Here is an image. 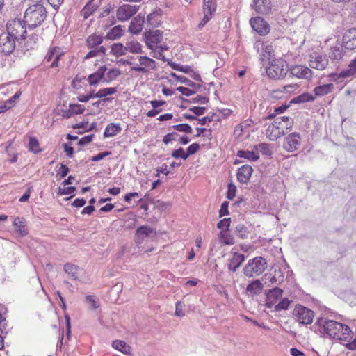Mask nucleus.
Wrapping results in <instances>:
<instances>
[{"label": "nucleus", "instance_id": "f257e3e1", "mask_svg": "<svg viewBox=\"0 0 356 356\" xmlns=\"http://www.w3.org/2000/svg\"><path fill=\"white\" fill-rule=\"evenodd\" d=\"M316 324L320 333L330 339L348 341L352 337L350 327L335 321L320 318H318Z\"/></svg>", "mask_w": 356, "mask_h": 356}, {"label": "nucleus", "instance_id": "f03ea898", "mask_svg": "<svg viewBox=\"0 0 356 356\" xmlns=\"http://www.w3.org/2000/svg\"><path fill=\"white\" fill-rule=\"evenodd\" d=\"M47 17V10L44 6L37 3L29 6L24 12V19L29 29H35L44 21Z\"/></svg>", "mask_w": 356, "mask_h": 356}, {"label": "nucleus", "instance_id": "7ed1b4c3", "mask_svg": "<svg viewBox=\"0 0 356 356\" xmlns=\"http://www.w3.org/2000/svg\"><path fill=\"white\" fill-rule=\"evenodd\" d=\"M293 124V120L290 117H278L268 127L266 136L270 140H275L285 134V130L291 129Z\"/></svg>", "mask_w": 356, "mask_h": 356}, {"label": "nucleus", "instance_id": "20e7f679", "mask_svg": "<svg viewBox=\"0 0 356 356\" xmlns=\"http://www.w3.org/2000/svg\"><path fill=\"white\" fill-rule=\"evenodd\" d=\"M289 72L287 63L282 59H273L266 69L267 76L272 79H283Z\"/></svg>", "mask_w": 356, "mask_h": 356}, {"label": "nucleus", "instance_id": "39448f33", "mask_svg": "<svg viewBox=\"0 0 356 356\" xmlns=\"http://www.w3.org/2000/svg\"><path fill=\"white\" fill-rule=\"evenodd\" d=\"M266 268V260L262 257H256L248 260L243 270L244 275L250 278L261 275Z\"/></svg>", "mask_w": 356, "mask_h": 356}, {"label": "nucleus", "instance_id": "423d86ee", "mask_svg": "<svg viewBox=\"0 0 356 356\" xmlns=\"http://www.w3.org/2000/svg\"><path fill=\"white\" fill-rule=\"evenodd\" d=\"M26 23L24 19H14L10 20L6 24V31L12 35V36L20 44L22 41L25 40L26 31Z\"/></svg>", "mask_w": 356, "mask_h": 356}, {"label": "nucleus", "instance_id": "0eeeda50", "mask_svg": "<svg viewBox=\"0 0 356 356\" xmlns=\"http://www.w3.org/2000/svg\"><path fill=\"white\" fill-rule=\"evenodd\" d=\"M293 315L300 324L309 325L313 322L314 312L306 307L297 305L293 309Z\"/></svg>", "mask_w": 356, "mask_h": 356}, {"label": "nucleus", "instance_id": "6e6552de", "mask_svg": "<svg viewBox=\"0 0 356 356\" xmlns=\"http://www.w3.org/2000/svg\"><path fill=\"white\" fill-rule=\"evenodd\" d=\"M17 41L7 31L0 34V52L9 55L13 52Z\"/></svg>", "mask_w": 356, "mask_h": 356}, {"label": "nucleus", "instance_id": "1a4fd4ad", "mask_svg": "<svg viewBox=\"0 0 356 356\" xmlns=\"http://www.w3.org/2000/svg\"><path fill=\"white\" fill-rule=\"evenodd\" d=\"M143 36L148 49L155 51L163 39V31L161 30L149 31H146Z\"/></svg>", "mask_w": 356, "mask_h": 356}, {"label": "nucleus", "instance_id": "9d476101", "mask_svg": "<svg viewBox=\"0 0 356 356\" xmlns=\"http://www.w3.org/2000/svg\"><path fill=\"white\" fill-rule=\"evenodd\" d=\"M138 62L139 65H135L131 67L132 71L146 74L156 68L155 60L147 56H139Z\"/></svg>", "mask_w": 356, "mask_h": 356}, {"label": "nucleus", "instance_id": "9b49d317", "mask_svg": "<svg viewBox=\"0 0 356 356\" xmlns=\"http://www.w3.org/2000/svg\"><path fill=\"white\" fill-rule=\"evenodd\" d=\"M139 6L123 4L118 8L116 17L118 21L125 22L131 19L139 10Z\"/></svg>", "mask_w": 356, "mask_h": 356}, {"label": "nucleus", "instance_id": "f8f14e48", "mask_svg": "<svg viewBox=\"0 0 356 356\" xmlns=\"http://www.w3.org/2000/svg\"><path fill=\"white\" fill-rule=\"evenodd\" d=\"M300 145V137L298 133L294 132L288 135L283 144V147L289 152L297 150Z\"/></svg>", "mask_w": 356, "mask_h": 356}, {"label": "nucleus", "instance_id": "ddd939ff", "mask_svg": "<svg viewBox=\"0 0 356 356\" xmlns=\"http://www.w3.org/2000/svg\"><path fill=\"white\" fill-rule=\"evenodd\" d=\"M250 24L252 28L261 35H266L270 31L269 24L259 17L250 19Z\"/></svg>", "mask_w": 356, "mask_h": 356}, {"label": "nucleus", "instance_id": "4468645a", "mask_svg": "<svg viewBox=\"0 0 356 356\" xmlns=\"http://www.w3.org/2000/svg\"><path fill=\"white\" fill-rule=\"evenodd\" d=\"M289 70L293 76L299 79H310L312 76V70L304 65H293Z\"/></svg>", "mask_w": 356, "mask_h": 356}, {"label": "nucleus", "instance_id": "2eb2a0df", "mask_svg": "<svg viewBox=\"0 0 356 356\" xmlns=\"http://www.w3.org/2000/svg\"><path fill=\"white\" fill-rule=\"evenodd\" d=\"M282 294L283 290L278 287L266 291V307L268 308L273 307L275 303L282 297Z\"/></svg>", "mask_w": 356, "mask_h": 356}, {"label": "nucleus", "instance_id": "dca6fc26", "mask_svg": "<svg viewBox=\"0 0 356 356\" xmlns=\"http://www.w3.org/2000/svg\"><path fill=\"white\" fill-rule=\"evenodd\" d=\"M343 42L346 49H356V28L348 30L343 36Z\"/></svg>", "mask_w": 356, "mask_h": 356}, {"label": "nucleus", "instance_id": "f3484780", "mask_svg": "<svg viewBox=\"0 0 356 356\" xmlns=\"http://www.w3.org/2000/svg\"><path fill=\"white\" fill-rule=\"evenodd\" d=\"M310 67L318 70H323L328 65V59L321 55H312L309 61Z\"/></svg>", "mask_w": 356, "mask_h": 356}, {"label": "nucleus", "instance_id": "a211bd4d", "mask_svg": "<svg viewBox=\"0 0 356 356\" xmlns=\"http://www.w3.org/2000/svg\"><path fill=\"white\" fill-rule=\"evenodd\" d=\"M252 8L259 14L266 15L271 10V3L270 0H254Z\"/></svg>", "mask_w": 356, "mask_h": 356}, {"label": "nucleus", "instance_id": "6ab92c4d", "mask_svg": "<svg viewBox=\"0 0 356 356\" xmlns=\"http://www.w3.org/2000/svg\"><path fill=\"white\" fill-rule=\"evenodd\" d=\"M144 22V15L142 16L141 13L138 14L131 19L129 26V31L133 34H138L143 29Z\"/></svg>", "mask_w": 356, "mask_h": 356}, {"label": "nucleus", "instance_id": "aec40b11", "mask_svg": "<svg viewBox=\"0 0 356 356\" xmlns=\"http://www.w3.org/2000/svg\"><path fill=\"white\" fill-rule=\"evenodd\" d=\"M244 261V254L239 252L233 253L232 257L229 260L228 270L232 272H236Z\"/></svg>", "mask_w": 356, "mask_h": 356}, {"label": "nucleus", "instance_id": "412c9836", "mask_svg": "<svg viewBox=\"0 0 356 356\" xmlns=\"http://www.w3.org/2000/svg\"><path fill=\"white\" fill-rule=\"evenodd\" d=\"M252 168L249 165H244L238 168L237 172L238 181L242 184H246L250 180L252 173Z\"/></svg>", "mask_w": 356, "mask_h": 356}, {"label": "nucleus", "instance_id": "4be33fe9", "mask_svg": "<svg viewBox=\"0 0 356 356\" xmlns=\"http://www.w3.org/2000/svg\"><path fill=\"white\" fill-rule=\"evenodd\" d=\"M13 226L15 232L20 236H25L28 234V229L26 228V222L24 218L17 217L13 221Z\"/></svg>", "mask_w": 356, "mask_h": 356}, {"label": "nucleus", "instance_id": "5701e85b", "mask_svg": "<svg viewBox=\"0 0 356 356\" xmlns=\"http://www.w3.org/2000/svg\"><path fill=\"white\" fill-rule=\"evenodd\" d=\"M107 68L106 66H102L95 73L90 74L88 81L90 86L97 85L103 79Z\"/></svg>", "mask_w": 356, "mask_h": 356}, {"label": "nucleus", "instance_id": "b1692460", "mask_svg": "<svg viewBox=\"0 0 356 356\" xmlns=\"http://www.w3.org/2000/svg\"><path fill=\"white\" fill-rule=\"evenodd\" d=\"M152 233H155V232L149 226L143 225L139 227L136 232L137 243H141L145 237L150 236Z\"/></svg>", "mask_w": 356, "mask_h": 356}, {"label": "nucleus", "instance_id": "393cba45", "mask_svg": "<svg viewBox=\"0 0 356 356\" xmlns=\"http://www.w3.org/2000/svg\"><path fill=\"white\" fill-rule=\"evenodd\" d=\"M162 11L161 9L156 10L149 14L147 17V21L149 25L152 27H157L161 23Z\"/></svg>", "mask_w": 356, "mask_h": 356}, {"label": "nucleus", "instance_id": "a878e982", "mask_svg": "<svg viewBox=\"0 0 356 356\" xmlns=\"http://www.w3.org/2000/svg\"><path fill=\"white\" fill-rule=\"evenodd\" d=\"M264 289V284L259 280H254L251 282L246 287V291L252 296L260 294Z\"/></svg>", "mask_w": 356, "mask_h": 356}, {"label": "nucleus", "instance_id": "bb28decb", "mask_svg": "<svg viewBox=\"0 0 356 356\" xmlns=\"http://www.w3.org/2000/svg\"><path fill=\"white\" fill-rule=\"evenodd\" d=\"M60 56L61 54L59 53V49L57 47H54L49 51L45 56V59L47 61H51L53 59L51 67H54L58 66V63Z\"/></svg>", "mask_w": 356, "mask_h": 356}, {"label": "nucleus", "instance_id": "cd10ccee", "mask_svg": "<svg viewBox=\"0 0 356 356\" xmlns=\"http://www.w3.org/2000/svg\"><path fill=\"white\" fill-rule=\"evenodd\" d=\"M64 270L72 280H76L79 279L80 268L78 266L70 263L65 264Z\"/></svg>", "mask_w": 356, "mask_h": 356}, {"label": "nucleus", "instance_id": "c85d7f7f", "mask_svg": "<svg viewBox=\"0 0 356 356\" xmlns=\"http://www.w3.org/2000/svg\"><path fill=\"white\" fill-rule=\"evenodd\" d=\"M127 52L132 54H142V45L136 40H129L125 43Z\"/></svg>", "mask_w": 356, "mask_h": 356}, {"label": "nucleus", "instance_id": "c756f323", "mask_svg": "<svg viewBox=\"0 0 356 356\" xmlns=\"http://www.w3.org/2000/svg\"><path fill=\"white\" fill-rule=\"evenodd\" d=\"M102 42L103 38L102 36L93 33L87 38L86 44L88 49H93L101 44Z\"/></svg>", "mask_w": 356, "mask_h": 356}, {"label": "nucleus", "instance_id": "7c9ffc66", "mask_svg": "<svg viewBox=\"0 0 356 356\" xmlns=\"http://www.w3.org/2000/svg\"><path fill=\"white\" fill-rule=\"evenodd\" d=\"M121 131V127L119 124L110 123L108 124L104 132V136L105 138L107 137H113L116 136Z\"/></svg>", "mask_w": 356, "mask_h": 356}, {"label": "nucleus", "instance_id": "2f4dec72", "mask_svg": "<svg viewBox=\"0 0 356 356\" xmlns=\"http://www.w3.org/2000/svg\"><path fill=\"white\" fill-rule=\"evenodd\" d=\"M334 88L332 83H327L322 86H316L314 89V92L316 96H324L330 93Z\"/></svg>", "mask_w": 356, "mask_h": 356}, {"label": "nucleus", "instance_id": "473e14b6", "mask_svg": "<svg viewBox=\"0 0 356 356\" xmlns=\"http://www.w3.org/2000/svg\"><path fill=\"white\" fill-rule=\"evenodd\" d=\"M123 32L124 29L122 26H115L107 33L106 38L108 40H113L122 36Z\"/></svg>", "mask_w": 356, "mask_h": 356}, {"label": "nucleus", "instance_id": "72a5a7b5", "mask_svg": "<svg viewBox=\"0 0 356 356\" xmlns=\"http://www.w3.org/2000/svg\"><path fill=\"white\" fill-rule=\"evenodd\" d=\"M93 1L90 0L81 10V15L84 19L89 17L96 10L97 6L94 4Z\"/></svg>", "mask_w": 356, "mask_h": 356}, {"label": "nucleus", "instance_id": "f704fd0d", "mask_svg": "<svg viewBox=\"0 0 356 356\" xmlns=\"http://www.w3.org/2000/svg\"><path fill=\"white\" fill-rule=\"evenodd\" d=\"M113 348L115 349L122 352L126 355H130V346L127 345L124 341L120 340H115L113 341L112 343Z\"/></svg>", "mask_w": 356, "mask_h": 356}, {"label": "nucleus", "instance_id": "c9c22d12", "mask_svg": "<svg viewBox=\"0 0 356 356\" xmlns=\"http://www.w3.org/2000/svg\"><path fill=\"white\" fill-rule=\"evenodd\" d=\"M237 156L240 158H244L248 161H255L259 159V156L258 154L255 153L253 151H245V150H239L237 152Z\"/></svg>", "mask_w": 356, "mask_h": 356}, {"label": "nucleus", "instance_id": "e433bc0d", "mask_svg": "<svg viewBox=\"0 0 356 356\" xmlns=\"http://www.w3.org/2000/svg\"><path fill=\"white\" fill-rule=\"evenodd\" d=\"M219 241L225 245H232L235 243L234 237L225 231H222L218 236Z\"/></svg>", "mask_w": 356, "mask_h": 356}, {"label": "nucleus", "instance_id": "4c0bfd02", "mask_svg": "<svg viewBox=\"0 0 356 356\" xmlns=\"http://www.w3.org/2000/svg\"><path fill=\"white\" fill-rule=\"evenodd\" d=\"M111 51L113 55L116 56H121L125 55L127 52V49L125 48V45H123L122 43H115L111 46Z\"/></svg>", "mask_w": 356, "mask_h": 356}, {"label": "nucleus", "instance_id": "58836bf2", "mask_svg": "<svg viewBox=\"0 0 356 356\" xmlns=\"http://www.w3.org/2000/svg\"><path fill=\"white\" fill-rule=\"evenodd\" d=\"M38 40L39 35L38 34L33 33L29 35L25 44L26 50L34 49Z\"/></svg>", "mask_w": 356, "mask_h": 356}, {"label": "nucleus", "instance_id": "ea45409f", "mask_svg": "<svg viewBox=\"0 0 356 356\" xmlns=\"http://www.w3.org/2000/svg\"><path fill=\"white\" fill-rule=\"evenodd\" d=\"M29 149L34 154L41 152L38 139L34 137H30L29 142Z\"/></svg>", "mask_w": 356, "mask_h": 356}, {"label": "nucleus", "instance_id": "a19ab883", "mask_svg": "<svg viewBox=\"0 0 356 356\" xmlns=\"http://www.w3.org/2000/svg\"><path fill=\"white\" fill-rule=\"evenodd\" d=\"M106 54V49L103 46H100L99 47L95 48L93 50L90 51L86 56H85V59H89L95 56H103Z\"/></svg>", "mask_w": 356, "mask_h": 356}, {"label": "nucleus", "instance_id": "79ce46f5", "mask_svg": "<svg viewBox=\"0 0 356 356\" xmlns=\"http://www.w3.org/2000/svg\"><path fill=\"white\" fill-rule=\"evenodd\" d=\"M235 233L241 239H245V238H248V229L243 224H238L236 226Z\"/></svg>", "mask_w": 356, "mask_h": 356}, {"label": "nucleus", "instance_id": "37998d69", "mask_svg": "<svg viewBox=\"0 0 356 356\" xmlns=\"http://www.w3.org/2000/svg\"><path fill=\"white\" fill-rule=\"evenodd\" d=\"M117 92V89L115 87L112 88H106L99 90L97 92V96H99V98L105 97L108 95H113Z\"/></svg>", "mask_w": 356, "mask_h": 356}, {"label": "nucleus", "instance_id": "c03bdc74", "mask_svg": "<svg viewBox=\"0 0 356 356\" xmlns=\"http://www.w3.org/2000/svg\"><path fill=\"white\" fill-rule=\"evenodd\" d=\"M274 55V49L273 46L268 42H264V48L262 54H260L261 56H264L267 58H270L271 56Z\"/></svg>", "mask_w": 356, "mask_h": 356}, {"label": "nucleus", "instance_id": "a18cd8bd", "mask_svg": "<svg viewBox=\"0 0 356 356\" xmlns=\"http://www.w3.org/2000/svg\"><path fill=\"white\" fill-rule=\"evenodd\" d=\"M342 56V47H333L331 48V52L330 53V57L332 59L339 60Z\"/></svg>", "mask_w": 356, "mask_h": 356}, {"label": "nucleus", "instance_id": "49530a36", "mask_svg": "<svg viewBox=\"0 0 356 356\" xmlns=\"http://www.w3.org/2000/svg\"><path fill=\"white\" fill-rule=\"evenodd\" d=\"M170 76L172 77L175 78V79H177V81H180L181 83H185L188 86L193 87L195 85V83L194 82H193L188 78L183 76H178L174 72H172L170 74Z\"/></svg>", "mask_w": 356, "mask_h": 356}, {"label": "nucleus", "instance_id": "de8ad7c7", "mask_svg": "<svg viewBox=\"0 0 356 356\" xmlns=\"http://www.w3.org/2000/svg\"><path fill=\"white\" fill-rule=\"evenodd\" d=\"M152 203L154 204V209H159L160 211H165L170 207V204L169 202H165L159 200H152Z\"/></svg>", "mask_w": 356, "mask_h": 356}, {"label": "nucleus", "instance_id": "09e8293b", "mask_svg": "<svg viewBox=\"0 0 356 356\" xmlns=\"http://www.w3.org/2000/svg\"><path fill=\"white\" fill-rule=\"evenodd\" d=\"M216 10V6L211 0H204V13L212 14Z\"/></svg>", "mask_w": 356, "mask_h": 356}, {"label": "nucleus", "instance_id": "8fccbe9b", "mask_svg": "<svg viewBox=\"0 0 356 356\" xmlns=\"http://www.w3.org/2000/svg\"><path fill=\"white\" fill-rule=\"evenodd\" d=\"M255 149L259 150L264 155L270 156L272 154L269 145L266 143H260L255 146Z\"/></svg>", "mask_w": 356, "mask_h": 356}, {"label": "nucleus", "instance_id": "3c124183", "mask_svg": "<svg viewBox=\"0 0 356 356\" xmlns=\"http://www.w3.org/2000/svg\"><path fill=\"white\" fill-rule=\"evenodd\" d=\"M172 128L179 131L185 132L187 134H191V133H192V131H193L191 127L188 124H176V125H174L172 127Z\"/></svg>", "mask_w": 356, "mask_h": 356}, {"label": "nucleus", "instance_id": "603ef678", "mask_svg": "<svg viewBox=\"0 0 356 356\" xmlns=\"http://www.w3.org/2000/svg\"><path fill=\"white\" fill-rule=\"evenodd\" d=\"M70 110L72 115L75 114H81L85 111V106L80 104H70Z\"/></svg>", "mask_w": 356, "mask_h": 356}, {"label": "nucleus", "instance_id": "864d4df0", "mask_svg": "<svg viewBox=\"0 0 356 356\" xmlns=\"http://www.w3.org/2000/svg\"><path fill=\"white\" fill-rule=\"evenodd\" d=\"M290 301L288 300V298H284L282 299L277 305L275 306V311H281V310H286L288 309Z\"/></svg>", "mask_w": 356, "mask_h": 356}, {"label": "nucleus", "instance_id": "5fc2aeb1", "mask_svg": "<svg viewBox=\"0 0 356 356\" xmlns=\"http://www.w3.org/2000/svg\"><path fill=\"white\" fill-rule=\"evenodd\" d=\"M172 156L175 159L181 158L184 160H186L187 159L186 153L184 152V149L181 147L174 150L172 153Z\"/></svg>", "mask_w": 356, "mask_h": 356}, {"label": "nucleus", "instance_id": "6e6d98bb", "mask_svg": "<svg viewBox=\"0 0 356 356\" xmlns=\"http://www.w3.org/2000/svg\"><path fill=\"white\" fill-rule=\"evenodd\" d=\"M120 74V71L118 69H111L110 70L107 74L106 76L108 79L104 80V81L108 82L111 80L116 79Z\"/></svg>", "mask_w": 356, "mask_h": 356}, {"label": "nucleus", "instance_id": "4d7b16f0", "mask_svg": "<svg viewBox=\"0 0 356 356\" xmlns=\"http://www.w3.org/2000/svg\"><path fill=\"white\" fill-rule=\"evenodd\" d=\"M231 218H224L218 222L217 227L220 229L227 230L230 226Z\"/></svg>", "mask_w": 356, "mask_h": 356}, {"label": "nucleus", "instance_id": "13d9d810", "mask_svg": "<svg viewBox=\"0 0 356 356\" xmlns=\"http://www.w3.org/2000/svg\"><path fill=\"white\" fill-rule=\"evenodd\" d=\"M356 72L355 71V68H352L349 67L348 69L343 70L339 73V77L341 78H348L353 76L355 74Z\"/></svg>", "mask_w": 356, "mask_h": 356}, {"label": "nucleus", "instance_id": "bf43d9fd", "mask_svg": "<svg viewBox=\"0 0 356 356\" xmlns=\"http://www.w3.org/2000/svg\"><path fill=\"white\" fill-rule=\"evenodd\" d=\"M185 307V304L183 302L179 301L176 303V309L175 315L177 316H184V309Z\"/></svg>", "mask_w": 356, "mask_h": 356}, {"label": "nucleus", "instance_id": "052dcab7", "mask_svg": "<svg viewBox=\"0 0 356 356\" xmlns=\"http://www.w3.org/2000/svg\"><path fill=\"white\" fill-rule=\"evenodd\" d=\"M200 149V145L198 143H193L189 145L187 148V158L192 154H195Z\"/></svg>", "mask_w": 356, "mask_h": 356}, {"label": "nucleus", "instance_id": "680f3d73", "mask_svg": "<svg viewBox=\"0 0 356 356\" xmlns=\"http://www.w3.org/2000/svg\"><path fill=\"white\" fill-rule=\"evenodd\" d=\"M236 187L234 184H229L228 185L227 198L229 200H233L236 195Z\"/></svg>", "mask_w": 356, "mask_h": 356}, {"label": "nucleus", "instance_id": "e2e57ef3", "mask_svg": "<svg viewBox=\"0 0 356 356\" xmlns=\"http://www.w3.org/2000/svg\"><path fill=\"white\" fill-rule=\"evenodd\" d=\"M86 302L91 305V309H95L99 307L95 296L89 295L86 296Z\"/></svg>", "mask_w": 356, "mask_h": 356}, {"label": "nucleus", "instance_id": "0e129e2a", "mask_svg": "<svg viewBox=\"0 0 356 356\" xmlns=\"http://www.w3.org/2000/svg\"><path fill=\"white\" fill-rule=\"evenodd\" d=\"M298 88V85L296 83H292L286 85L282 87V92L285 93H291Z\"/></svg>", "mask_w": 356, "mask_h": 356}, {"label": "nucleus", "instance_id": "69168bd1", "mask_svg": "<svg viewBox=\"0 0 356 356\" xmlns=\"http://www.w3.org/2000/svg\"><path fill=\"white\" fill-rule=\"evenodd\" d=\"M192 103L205 104L209 102V98L204 96L197 95L191 101Z\"/></svg>", "mask_w": 356, "mask_h": 356}, {"label": "nucleus", "instance_id": "338daca9", "mask_svg": "<svg viewBox=\"0 0 356 356\" xmlns=\"http://www.w3.org/2000/svg\"><path fill=\"white\" fill-rule=\"evenodd\" d=\"M177 90H178L179 92H180L182 95L186 96V97H189L193 94L195 93V92L194 90H192L188 88H186V87H183V86H179L177 88Z\"/></svg>", "mask_w": 356, "mask_h": 356}, {"label": "nucleus", "instance_id": "774afa93", "mask_svg": "<svg viewBox=\"0 0 356 356\" xmlns=\"http://www.w3.org/2000/svg\"><path fill=\"white\" fill-rule=\"evenodd\" d=\"M94 134L88 135L86 136L83 137L81 138L79 141V145L81 146H84L88 145L89 143H90L92 140V138H94Z\"/></svg>", "mask_w": 356, "mask_h": 356}]
</instances>
